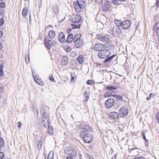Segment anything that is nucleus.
I'll use <instances>...</instances> for the list:
<instances>
[{
  "instance_id": "f257e3e1",
  "label": "nucleus",
  "mask_w": 159,
  "mask_h": 159,
  "mask_svg": "<svg viewBox=\"0 0 159 159\" xmlns=\"http://www.w3.org/2000/svg\"><path fill=\"white\" fill-rule=\"evenodd\" d=\"M64 152L66 154L71 155L72 157H75L77 155V152L75 149L71 147H66Z\"/></svg>"
},
{
  "instance_id": "f03ea898",
  "label": "nucleus",
  "mask_w": 159,
  "mask_h": 159,
  "mask_svg": "<svg viewBox=\"0 0 159 159\" xmlns=\"http://www.w3.org/2000/svg\"><path fill=\"white\" fill-rule=\"evenodd\" d=\"M111 54L110 52L107 50H102L99 51L98 54V56L101 59H105L108 57Z\"/></svg>"
},
{
  "instance_id": "7ed1b4c3",
  "label": "nucleus",
  "mask_w": 159,
  "mask_h": 159,
  "mask_svg": "<svg viewBox=\"0 0 159 159\" xmlns=\"http://www.w3.org/2000/svg\"><path fill=\"white\" fill-rule=\"evenodd\" d=\"M81 131L80 133V135H82L84 134V135L83 137L84 140L86 143H89L91 141L93 137L90 134H89L86 131Z\"/></svg>"
},
{
  "instance_id": "20e7f679",
  "label": "nucleus",
  "mask_w": 159,
  "mask_h": 159,
  "mask_svg": "<svg viewBox=\"0 0 159 159\" xmlns=\"http://www.w3.org/2000/svg\"><path fill=\"white\" fill-rule=\"evenodd\" d=\"M42 123L43 125L47 127L49 126L50 121L48 115L45 112H44L42 116Z\"/></svg>"
},
{
  "instance_id": "39448f33",
  "label": "nucleus",
  "mask_w": 159,
  "mask_h": 159,
  "mask_svg": "<svg viewBox=\"0 0 159 159\" xmlns=\"http://www.w3.org/2000/svg\"><path fill=\"white\" fill-rule=\"evenodd\" d=\"M44 43L46 48L50 49L52 46H54L57 43L55 41L51 40L48 37H46L45 39Z\"/></svg>"
},
{
  "instance_id": "423d86ee",
  "label": "nucleus",
  "mask_w": 159,
  "mask_h": 159,
  "mask_svg": "<svg viewBox=\"0 0 159 159\" xmlns=\"http://www.w3.org/2000/svg\"><path fill=\"white\" fill-rule=\"evenodd\" d=\"M129 112L128 109L125 107H121L119 111V113L120 116L123 117L126 116Z\"/></svg>"
},
{
  "instance_id": "0eeeda50",
  "label": "nucleus",
  "mask_w": 159,
  "mask_h": 159,
  "mask_svg": "<svg viewBox=\"0 0 159 159\" xmlns=\"http://www.w3.org/2000/svg\"><path fill=\"white\" fill-rule=\"evenodd\" d=\"M114 99L112 98H109L105 103V107L107 108H110L114 105Z\"/></svg>"
},
{
  "instance_id": "6e6552de",
  "label": "nucleus",
  "mask_w": 159,
  "mask_h": 159,
  "mask_svg": "<svg viewBox=\"0 0 159 159\" xmlns=\"http://www.w3.org/2000/svg\"><path fill=\"white\" fill-rule=\"evenodd\" d=\"M81 16L78 14H76L71 19V20L73 23H78L81 21Z\"/></svg>"
},
{
  "instance_id": "1a4fd4ad",
  "label": "nucleus",
  "mask_w": 159,
  "mask_h": 159,
  "mask_svg": "<svg viewBox=\"0 0 159 159\" xmlns=\"http://www.w3.org/2000/svg\"><path fill=\"white\" fill-rule=\"evenodd\" d=\"M130 21L129 20H128L122 22L121 27L123 29H127L130 26Z\"/></svg>"
},
{
  "instance_id": "9d476101",
  "label": "nucleus",
  "mask_w": 159,
  "mask_h": 159,
  "mask_svg": "<svg viewBox=\"0 0 159 159\" xmlns=\"http://www.w3.org/2000/svg\"><path fill=\"white\" fill-rule=\"evenodd\" d=\"M110 8V2L109 1H106L105 3L102 6V10L103 11H106Z\"/></svg>"
},
{
  "instance_id": "9b49d317",
  "label": "nucleus",
  "mask_w": 159,
  "mask_h": 159,
  "mask_svg": "<svg viewBox=\"0 0 159 159\" xmlns=\"http://www.w3.org/2000/svg\"><path fill=\"white\" fill-rule=\"evenodd\" d=\"M108 117L111 119H116L119 117L118 113L116 112H112L108 114Z\"/></svg>"
},
{
  "instance_id": "f8f14e48",
  "label": "nucleus",
  "mask_w": 159,
  "mask_h": 159,
  "mask_svg": "<svg viewBox=\"0 0 159 159\" xmlns=\"http://www.w3.org/2000/svg\"><path fill=\"white\" fill-rule=\"evenodd\" d=\"M75 42V46L77 48H80L83 45V39H79L73 41Z\"/></svg>"
},
{
  "instance_id": "ddd939ff",
  "label": "nucleus",
  "mask_w": 159,
  "mask_h": 159,
  "mask_svg": "<svg viewBox=\"0 0 159 159\" xmlns=\"http://www.w3.org/2000/svg\"><path fill=\"white\" fill-rule=\"evenodd\" d=\"M33 77L34 78V81L39 84L40 85H43L42 81L39 79V76L37 75H34L33 74Z\"/></svg>"
},
{
  "instance_id": "4468645a",
  "label": "nucleus",
  "mask_w": 159,
  "mask_h": 159,
  "mask_svg": "<svg viewBox=\"0 0 159 159\" xmlns=\"http://www.w3.org/2000/svg\"><path fill=\"white\" fill-rule=\"evenodd\" d=\"M73 6L77 12L79 13L81 11V9H82L81 7V6L78 4L77 2H75L73 3Z\"/></svg>"
},
{
  "instance_id": "2eb2a0df",
  "label": "nucleus",
  "mask_w": 159,
  "mask_h": 159,
  "mask_svg": "<svg viewBox=\"0 0 159 159\" xmlns=\"http://www.w3.org/2000/svg\"><path fill=\"white\" fill-rule=\"evenodd\" d=\"M58 39L60 42H63L65 40V35L62 32H60L59 33Z\"/></svg>"
},
{
  "instance_id": "dca6fc26",
  "label": "nucleus",
  "mask_w": 159,
  "mask_h": 159,
  "mask_svg": "<svg viewBox=\"0 0 159 159\" xmlns=\"http://www.w3.org/2000/svg\"><path fill=\"white\" fill-rule=\"evenodd\" d=\"M97 39L99 41L103 42H106L108 40V38L107 37L105 36H102L100 35H98V36Z\"/></svg>"
},
{
  "instance_id": "f3484780",
  "label": "nucleus",
  "mask_w": 159,
  "mask_h": 159,
  "mask_svg": "<svg viewBox=\"0 0 159 159\" xmlns=\"http://www.w3.org/2000/svg\"><path fill=\"white\" fill-rule=\"evenodd\" d=\"M80 128L81 129H83L85 130L86 132L88 131H91L92 129L91 128L90 126L89 125H84L83 124H81L80 125Z\"/></svg>"
},
{
  "instance_id": "a211bd4d",
  "label": "nucleus",
  "mask_w": 159,
  "mask_h": 159,
  "mask_svg": "<svg viewBox=\"0 0 159 159\" xmlns=\"http://www.w3.org/2000/svg\"><path fill=\"white\" fill-rule=\"evenodd\" d=\"M56 35V33L53 30H51L48 32V38H49V39H54Z\"/></svg>"
},
{
  "instance_id": "6ab92c4d",
  "label": "nucleus",
  "mask_w": 159,
  "mask_h": 159,
  "mask_svg": "<svg viewBox=\"0 0 159 159\" xmlns=\"http://www.w3.org/2000/svg\"><path fill=\"white\" fill-rule=\"evenodd\" d=\"M103 46H104V45L102 44H96L94 45L93 49L95 51H97L102 49Z\"/></svg>"
},
{
  "instance_id": "aec40b11",
  "label": "nucleus",
  "mask_w": 159,
  "mask_h": 159,
  "mask_svg": "<svg viewBox=\"0 0 159 159\" xmlns=\"http://www.w3.org/2000/svg\"><path fill=\"white\" fill-rule=\"evenodd\" d=\"M68 61V58L65 56H63L61 57V64L63 66L66 65Z\"/></svg>"
},
{
  "instance_id": "412c9836",
  "label": "nucleus",
  "mask_w": 159,
  "mask_h": 159,
  "mask_svg": "<svg viewBox=\"0 0 159 159\" xmlns=\"http://www.w3.org/2000/svg\"><path fill=\"white\" fill-rule=\"evenodd\" d=\"M113 30H115V34L117 35H119L121 33V29L119 27H113Z\"/></svg>"
},
{
  "instance_id": "4be33fe9",
  "label": "nucleus",
  "mask_w": 159,
  "mask_h": 159,
  "mask_svg": "<svg viewBox=\"0 0 159 159\" xmlns=\"http://www.w3.org/2000/svg\"><path fill=\"white\" fill-rule=\"evenodd\" d=\"M77 2L82 8H84L85 6V0H78Z\"/></svg>"
},
{
  "instance_id": "5701e85b",
  "label": "nucleus",
  "mask_w": 159,
  "mask_h": 159,
  "mask_svg": "<svg viewBox=\"0 0 159 159\" xmlns=\"http://www.w3.org/2000/svg\"><path fill=\"white\" fill-rule=\"evenodd\" d=\"M115 56L113 55L111 57L106 58V59L103 61V62L105 64H108L112 60L113 58Z\"/></svg>"
},
{
  "instance_id": "b1692460",
  "label": "nucleus",
  "mask_w": 159,
  "mask_h": 159,
  "mask_svg": "<svg viewBox=\"0 0 159 159\" xmlns=\"http://www.w3.org/2000/svg\"><path fill=\"white\" fill-rule=\"evenodd\" d=\"M111 96H114L113 95V92H110V91L109 90L105 93L104 95V97L105 98Z\"/></svg>"
},
{
  "instance_id": "393cba45",
  "label": "nucleus",
  "mask_w": 159,
  "mask_h": 159,
  "mask_svg": "<svg viewBox=\"0 0 159 159\" xmlns=\"http://www.w3.org/2000/svg\"><path fill=\"white\" fill-rule=\"evenodd\" d=\"M73 36L72 34H70V35L69 34L68 36V37L66 40V42L68 43L71 42L72 40H73Z\"/></svg>"
},
{
  "instance_id": "a878e982",
  "label": "nucleus",
  "mask_w": 159,
  "mask_h": 159,
  "mask_svg": "<svg viewBox=\"0 0 159 159\" xmlns=\"http://www.w3.org/2000/svg\"><path fill=\"white\" fill-rule=\"evenodd\" d=\"M114 22L116 25V27H118L122 25V21L118 20H114Z\"/></svg>"
},
{
  "instance_id": "bb28decb",
  "label": "nucleus",
  "mask_w": 159,
  "mask_h": 159,
  "mask_svg": "<svg viewBox=\"0 0 159 159\" xmlns=\"http://www.w3.org/2000/svg\"><path fill=\"white\" fill-rule=\"evenodd\" d=\"M77 60L80 64H82L84 62V57L82 55L79 56L77 58Z\"/></svg>"
},
{
  "instance_id": "cd10ccee",
  "label": "nucleus",
  "mask_w": 159,
  "mask_h": 159,
  "mask_svg": "<svg viewBox=\"0 0 159 159\" xmlns=\"http://www.w3.org/2000/svg\"><path fill=\"white\" fill-rule=\"evenodd\" d=\"M28 9L26 7L24 8L22 12V15L24 16H26L28 14Z\"/></svg>"
},
{
  "instance_id": "c85d7f7f",
  "label": "nucleus",
  "mask_w": 159,
  "mask_h": 159,
  "mask_svg": "<svg viewBox=\"0 0 159 159\" xmlns=\"http://www.w3.org/2000/svg\"><path fill=\"white\" fill-rule=\"evenodd\" d=\"M84 95L85 96L84 101L85 102L87 101L89 99V93H87L86 91H85L84 93Z\"/></svg>"
},
{
  "instance_id": "c756f323",
  "label": "nucleus",
  "mask_w": 159,
  "mask_h": 159,
  "mask_svg": "<svg viewBox=\"0 0 159 159\" xmlns=\"http://www.w3.org/2000/svg\"><path fill=\"white\" fill-rule=\"evenodd\" d=\"M106 88L107 89L109 90V91H110V92H112V91L114 89H116V88L114 86H108Z\"/></svg>"
},
{
  "instance_id": "7c9ffc66",
  "label": "nucleus",
  "mask_w": 159,
  "mask_h": 159,
  "mask_svg": "<svg viewBox=\"0 0 159 159\" xmlns=\"http://www.w3.org/2000/svg\"><path fill=\"white\" fill-rule=\"evenodd\" d=\"M80 24L76 25L75 24H72L71 27L73 29H79L80 28Z\"/></svg>"
},
{
  "instance_id": "2f4dec72",
  "label": "nucleus",
  "mask_w": 159,
  "mask_h": 159,
  "mask_svg": "<svg viewBox=\"0 0 159 159\" xmlns=\"http://www.w3.org/2000/svg\"><path fill=\"white\" fill-rule=\"evenodd\" d=\"M81 35L80 34H78L75 36L73 39V41L79 39H80Z\"/></svg>"
},
{
  "instance_id": "473e14b6",
  "label": "nucleus",
  "mask_w": 159,
  "mask_h": 159,
  "mask_svg": "<svg viewBox=\"0 0 159 159\" xmlns=\"http://www.w3.org/2000/svg\"><path fill=\"white\" fill-rule=\"evenodd\" d=\"M54 156L53 152H50L48 154V159H53Z\"/></svg>"
},
{
  "instance_id": "72a5a7b5",
  "label": "nucleus",
  "mask_w": 159,
  "mask_h": 159,
  "mask_svg": "<svg viewBox=\"0 0 159 159\" xmlns=\"http://www.w3.org/2000/svg\"><path fill=\"white\" fill-rule=\"evenodd\" d=\"M4 144V141L3 139L0 137V146L2 148Z\"/></svg>"
},
{
  "instance_id": "f704fd0d",
  "label": "nucleus",
  "mask_w": 159,
  "mask_h": 159,
  "mask_svg": "<svg viewBox=\"0 0 159 159\" xmlns=\"http://www.w3.org/2000/svg\"><path fill=\"white\" fill-rule=\"evenodd\" d=\"M42 143L41 141H39L38 142L37 145L38 148L40 150L41 149V147H42Z\"/></svg>"
},
{
  "instance_id": "c9c22d12",
  "label": "nucleus",
  "mask_w": 159,
  "mask_h": 159,
  "mask_svg": "<svg viewBox=\"0 0 159 159\" xmlns=\"http://www.w3.org/2000/svg\"><path fill=\"white\" fill-rule=\"evenodd\" d=\"M52 130L53 129H52V128H50L49 127V126L48 127V134L50 135H51L52 134H53V132H52Z\"/></svg>"
},
{
  "instance_id": "e433bc0d",
  "label": "nucleus",
  "mask_w": 159,
  "mask_h": 159,
  "mask_svg": "<svg viewBox=\"0 0 159 159\" xmlns=\"http://www.w3.org/2000/svg\"><path fill=\"white\" fill-rule=\"evenodd\" d=\"M71 81H74L76 79L75 75L74 73H71Z\"/></svg>"
},
{
  "instance_id": "4c0bfd02",
  "label": "nucleus",
  "mask_w": 159,
  "mask_h": 159,
  "mask_svg": "<svg viewBox=\"0 0 159 159\" xmlns=\"http://www.w3.org/2000/svg\"><path fill=\"white\" fill-rule=\"evenodd\" d=\"M113 96L117 100H121L122 99V97L121 96L116 95L114 96Z\"/></svg>"
},
{
  "instance_id": "58836bf2",
  "label": "nucleus",
  "mask_w": 159,
  "mask_h": 159,
  "mask_svg": "<svg viewBox=\"0 0 159 159\" xmlns=\"http://www.w3.org/2000/svg\"><path fill=\"white\" fill-rule=\"evenodd\" d=\"M156 35L158 38V41L159 42V27H157L156 31Z\"/></svg>"
},
{
  "instance_id": "ea45409f",
  "label": "nucleus",
  "mask_w": 159,
  "mask_h": 159,
  "mask_svg": "<svg viewBox=\"0 0 159 159\" xmlns=\"http://www.w3.org/2000/svg\"><path fill=\"white\" fill-rule=\"evenodd\" d=\"M119 1H120L119 0H113L112 1V2L115 5H119Z\"/></svg>"
},
{
  "instance_id": "a19ab883",
  "label": "nucleus",
  "mask_w": 159,
  "mask_h": 159,
  "mask_svg": "<svg viewBox=\"0 0 159 159\" xmlns=\"http://www.w3.org/2000/svg\"><path fill=\"white\" fill-rule=\"evenodd\" d=\"M5 7V3L2 2H0V8H3Z\"/></svg>"
},
{
  "instance_id": "79ce46f5",
  "label": "nucleus",
  "mask_w": 159,
  "mask_h": 159,
  "mask_svg": "<svg viewBox=\"0 0 159 159\" xmlns=\"http://www.w3.org/2000/svg\"><path fill=\"white\" fill-rule=\"evenodd\" d=\"M4 20L3 19V18H2V19L0 18V26L3 25L4 24Z\"/></svg>"
},
{
  "instance_id": "37998d69",
  "label": "nucleus",
  "mask_w": 159,
  "mask_h": 159,
  "mask_svg": "<svg viewBox=\"0 0 159 159\" xmlns=\"http://www.w3.org/2000/svg\"><path fill=\"white\" fill-rule=\"evenodd\" d=\"M4 154L2 152H0V159H2L4 157Z\"/></svg>"
},
{
  "instance_id": "c03bdc74",
  "label": "nucleus",
  "mask_w": 159,
  "mask_h": 159,
  "mask_svg": "<svg viewBox=\"0 0 159 159\" xmlns=\"http://www.w3.org/2000/svg\"><path fill=\"white\" fill-rule=\"evenodd\" d=\"M93 81L92 80H88L87 81L86 84L88 85H90L92 84Z\"/></svg>"
},
{
  "instance_id": "a18cd8bd",
  "label": "nucleus",
  "mask_w": 159,
  "mask_h": 159,
  "mask_svg": "<svg viewBox=\"0 0 159 159\" xmlns=\"http://www.w3.org/2000/svg\"><path fill=\"white\" fill-rule=\"evenodd\" d=\"M96 2L98 4H101L102 3L103 0H96Z\"/></svg>"
},
{
  "instance_id": "49530a36",
  "label": "nucleus",
  "mask_w": 159,
  "mask_h": 159,
  "mask_svg": "<svg viewBox=\"0 0 159 159\" xmlns=\"http://www.w3.org/2000/svg\"><path fill=\"white\" fill-rule=\"evenodd\" d=\"M156 116L157 121L159 124V112L157 113Z\"/></svg>"
},
{
  "instance_id": "de8ad7c7",
  "label": "nucleus",
  "mask_w": 159,
  "mask_h": 159,
  "mask_svg": "<svg viewBox=\"0 0 159 159\" xmlns=\"http://www.w3.org/2000/svg\"><path fill=\"white\" fill-rule=\"evenodd\" d=\"M70 55H71V56H72L73 57H74L75 56H76V53L75 52H72L70 53Z\"/></svg>"
},
{
  "instance_id": "09e8293b",
  "label": "nucleus",
  "mask_w": 159,
  "mask_h": 159,
  "mask_svg": "<svg viewBox=\"0 0 159 159\" xmlns=\"http://www.w3.org/2000/svg\"><path fill=\"white\" fill-rule=\"evenodd\" d=\"M71 50V48L70 47H68L66 49V52H69Z\"/></svg>"
},
{
  "instance_id": "8fccbe9b",
  "label": "nucleus",
  "mask_w": 159,
  "mask_h": 159,
  "mask_svg": "<svg viewBox=\"0 0 159 159\" xmlns=\"http://www.w3.org/2000/svg\"><path fill=\"white\" fill-rule=\"evenodd\" d=\"M3 75V71L2 69L0 70V76L2 77Z\"/></svg>"
},
{
  "instance_id": "3c124183",
  "label": "nucleus",
  "mask_w": 159,
  "mask_h": 159,
  "mask_svg": "<svg viewBox=\"0 0 159 159\" xmlns=\"http://www.w3.org/2000/svg\"><path fill=\"white\" fill-rule=\"evenodd\" d=\"M134 159H146L143 157H139L134 158Z\"/></svg>"
},
{
  "instance_id": "603ef678",
  "label": "nucleus",
  "mask_w": 159,
  "mask_h": 159,
  "mask_svg": "<svg viewBox=\"0 0 159 159\" xmlns=\"http://www.w3.org/2000/svg\"><path fill=\"white\" fill-rule=\"evenodd\" d=\"M49 79L51 80V81H53L54 80V78L53 77V76L52 75H50L49 76Z\"/></svg>"
},
{
  "instance_id": "864d4df0",
  "label": "nucleus",
  "mask_w": 159,
  "mask_h": 159,
  "mask_svg": "<svg viewBox=\"0 0 159 159\" xmlns=\"http://www.w3.org/2000/svg\"><path fill=\"white\" fill-rule=\"evenodd\" d=\"M3 14L1 12V11H0V19H2V18H3Z\"/></svg>"
},
{
  "instance_id": "5fc2aeb1",
  "label": "nucleus",
  "mask_w": 159,
  "mask_h": 159,
  "mask_svg": "<svg viewBox=\"0 0 159 159\" xmlns=\"http://www.w3.org/2000/svg\"><path fill=\"white\" fill-rule=\"evenodd\" d=\"M18 127V128H20L21 127V124L20 122H18L17 123Z\"/></svg>"
},
{
  "instance_id": "6e6d98bb",
  "label": "nucleus",
  "mask_w": 159,
  "mask_h": 159,
  "mask_svg": "<svg viewBox=\"0 0 159 159\" xmlns=\"http://www.w3.org/2000/svg\"><path fill=\"white\" fill-rule=\"evenodd\" d=\"M156 6L157 7H159V1L157 0L156 3Z\"/></svg>"
},
{
  "instance_id": "4d7b16f0",
  "label": "nucleus",
  "mask_w": 159,
  "mask_h": 159,
  "mask_svg": "<svg viewBox=\"0 0 159 159\" xmlns=\"http://www.w3.org/2000/svg\"><path fill=\"white\" fill-rule=\"evenodd\" d=\"M3 35L2 31H0V38H1Z\"/></svg>"
},
{
  "instance_id": "13d9d810",
  "label": "nucleus",
  "mask_w": 159,
  "mask_h": 159,
  "mask_svg": "<svg viewBox=\"0 0 159 159\" xmlns=\"http://www.w3.org/2000/svg\"><path fill=\"white\" fill-rule=\"evenodd\" d=\"M3 46L2 44L0 43V51L2 50Z\"/></svg>"
},
{
  "instance_id": "bf43d9fd",
  "label": "nucleus",
  "mask_w": 159,
  "mask_h": 159,
  "mask_svg": "<svg viewBox=\"0 0 159 159\" xmlns=\"http://www.w3.org/2000/svg\"><path fill=\"white\" fill-rule=\"evenodd\" d=\"M66 159H73V158L71 156L68 157Z\"/></svg>"
},
{
  "instance_id": "052dcab7",
  "label": "nucleus",
  "mask_w": 159,
  "mask_h": 159,
  "mask_svg": "<svg viewBox=\"0 0 159 159\" xmlns=\"http://www.w3.org/2000/svg\"><path fill=\"white\" fill-rule=\"evenodd\" d=\"M145 144L146 146H147L148 144V141L147 140H146L145 141Z\"/></svg>"
},
{
  "instance_id": "680f3d73",
  "label": "nucleus",
  "mask_w": 159,
  "mask_h": 159,
  "mask_svg": "<svg viewBox=\"0 0 159 159\" xmlns=\"http://www.w3.org/2000/svg\"><path fill=\"white\" fill-rule=\"evenodd\" d=\"M154 96V95H153V93H151L150 94H149V97H151V96Z\"/></svg>"
},
{
  "instance_id": "e2e57ef3",
  "label": "nucleus",
  "mask_w": 159,
  "mask_h": 159,
  "mask_svg": "<svg viewBox=\"0 0 159 159\" xmlns=\"http://www.w3.org/2000/svg\"><path fill=\"white\" fill-rule=\"evenodd\" d=\"M25 59H26V58H25ZM26 60V62L27 63H29V57L28 58V60L27 61L26 59H25Z\"/></svg>"
},
{
  "instance_id": "0e129e2a",
  "label": "nucleus",
  "mask_w": 159,
  "mask_h": 159,
  "mask_svg": "<svg viewBox=\"0 0 159 159\" xmlns=\"http://www.w3.org/2000/svg\"><path fill=\"white\" fill-rule=\"evenodd\" d=\"M143 138L145 141L147 140L145 138V135H143Z\"/></svg>"
},
{
  "instance_id": "69168bd1",
  "label": "nucleus",
  "mask_w": 159,
  "mask_h": 159,
  "mask_svg": "<svg viewBox=\"0 0 159 159\" xmlns=\"http://www.w3.org/2000/svg\"><path fill=\"white\" fill-rule=\"evenodd\" d=\"M151 98V97H148L147 98V100H149Z\"/></svg>"
},
{
  "instance_id": "338daca9",
  "label": "nucleus",
  "mask_w": 159,
  "mask_h": 159,
  "mask_svg": "<svg viewBox=\"0 0 159 159\" xmlns=\"http://www.w3.org/2000/svg\"><path fill=\"white\" fill-rule=\"evenodd\" d=\"M29 20H30V21L31 20V16L30 14H29Z\"/></svg>"
},
{
  "instance_id": "774afa93",
  "label": "nucleus",
  "mask_w": 159,
  "mask_h": 159,
  "mask_svg": "<svg viewBox=\"0 0 159 159\" xmlns=\"http://www.w3.org/2000/svg\"><path fill=\"white\" fill-rule=\"evenodd\" d=\"M110 46H111V49L113 48H114V46L112 45H110Z\"/></svg>"
}]
</instances>
